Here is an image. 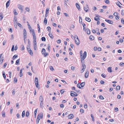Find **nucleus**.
Masks as SVG:
<instances>
[{
  "label": "nucleus",
  "instance_id": "1",
  "mask_svg": "<svg viewBox=\"0 0 124 124\" xmlns=\"http://www.w3.org/2000/svg\"><path fill=\"white\" fill-rule=\"evenodd\" d=\"M86 52L85 51L84 52L82 56V54H81L80 55V57L81 58V62H82V61H83L86 58Z\"/></svg>",
  "mask_w": 124,
  "mask_h": 124
},
{
  "label": "nucleus",
  "instance_id": "2",
  "mask_svg": "<svg viewBox=\"0 0 124 124\" xmlns=\"http://www.w3.org/2000/svg\"><path fill=\"white\" fill-rule=\"evenodd\" d=\"M74 39L76 44L77 45H79L80 43V40L78 36L77 35H75L74 37Z\"/></svg>",
  "mask_w": 124,
  "mask_h": 124
},
{
  "label": "nucleus",
  "instance_id": "3",
  "mask_svg": "<svg viewBox=\"0 0 124 124\" xmlns=\"http://www.w3.org/2000/svg\"><path fill=\"white\" fill-rule=\"evenodd\" d=\"M27 49L28 51V52L31 55H33V53L31 49L29 46H27Z\"/></svg>",
  "mask_w": 124,
  "mask_h": 124
},
{
  "label": "nucleus",
  "instance_id": "4",
  "mask_svg": "<svg viewBox=\"0 0 124 124\" xmlns=\"http://www.w3.org/2000/svg\"><path fill=\"white\" fill-rule=\"evenodd\" d=\"M71 92H73V93H70V95L71 96H76L78 95L74 91H71Z\"/></svg>",
  "mask_w": 124,
  "mask_h": 124
},
{
  "label": "nucleus",
  "instance_id": "5",
  "mask_svg": "<svg viewBox=\"0 0 124 124\" xmlns=\"http://www.w3.org/2000/svg\"><path fill=\"white\" fill-rule=\"evenodd\" d=\"M82 67L83 68L82 69V70H84V69H85L86 68V66L84 63V62L82 61V62H81Z\"/></svg>",
  "mask_w": 124,
  "mask_h": 124
},
{
  "label": "nucleus",
  "instance_id": "6",
  "mask_svg": "<svg viewBox=\"0 0 124 124\" xmlns=\"http://www.w3.org/2000/svg\"><path fill=\"white\" fill-rule=\"evenodd\" d=\"M33 33H32V35L33 36V40H36V36L35 35V32H34V30L33 31Z\"/></svg>",
  "mask_w": 124,
  "mask_h": 124
},
{
  "label": "nucleus",
  "instance_id": "7",
  "mask_svg": "<svg viewBox=\"0 0 124 124\" xmlns=\"http://www.w3.org/2000/svg\"><path fill=\"white\" fill-rule=\"evenodd\" d=\"M105 21L110 24H112L113 23V22L111 20H109L105 19Z\"/></svg>",
  "mask_w": 124,
  "mask_h": 124
},
{
  "label": "nucleus",
  "instance_id": "8",
  "mask_svg": "<svg viewBox=\"0 0 124 124\" xmlns=\"http://www.w3.org/2000/svg\"><path fill=\"white\" fill-rule=\"evenodd\" d=\"M89 9V8H88V5H86V7H84V9L85 11L87 12L88 10V9Z\"/></svg>",
  "mask_w": 124,
  "mask_h": 124
},
{
  "label": "nucleus",
  "instance_id": "9",
  "mask_svg": "<svg viewBox=\"0 0 124 124\" xmlns=\"http://www.w3.org/2000/svg\"><path fill=\"white\" fill-rule=\"evenodd\" d=\"M85 31L86 32L87 34H90V30L88 29H86L85 30Z\"/></svg>",
  "mask_w": 124,
  "mask_h": 124
},
{
  "label": "nucleus",
  "instance_id": "10",
  "mask_svg": "<svg viewBox=\"0 0 124 124\" xmlns=\"http://www.w3.org/2000/svg\"><path fill=\"white\" fill-rule=\"evenodd\" d=\"M89 75V72L87 71H86L85 75V78H88Z\"/></svg>",
  "mask_w": 124,
  "mask_h": 124
},
{
  "label": "nucleus",
  "instance_id": "11",
  "mask_svg": "<svg viewBox=\"0 0 124 124\" xmlns=\"http://www.w3.org/2000/svg\"><path fill=\"white\" fill-rule=\"evenodd\" d=\"M10 0H9L6 3V8H7L10 5Z\"/></svg>",
  "mask_w": 124,
  "mask_h": 124
},
{
  "label": "nucleus",
  "instance_id": "12",
  "mask_svg": "<svg viewBox=\"0 0 124 124\" xmlns=\"http://www.w3.org/2000/svg\"><path fill=\"white\" fill-rule=\"evenodd\" d=\"M74 115L73 114H70L68 116L69 117V119H72L74 117Z\"/></svg>",
  "mask_w": 124,
  "mask_h": 124
},
{
  "label": "nucleus",
  "instance_id": "13",
  "mask_svg": "<svg viewBox=\"0 0 124 124\" xmlns=\"http://www.w3.org/2000/svg\"><path fill=\"white\" fill-rule=\"evenodd\" d=\"M112 67H108L107 69V70L109 72L111 73L112 72Z\"/></svg>",
  "mask_w": 124,
  "mask_h": 124
},
{
  "label": "nucleus",
  "instance_id": "14",
  "mask_svg": "<svg viewBox=\"0 0 124 124\" xmlns=\"http://www.w3.org/2000/svg\"><path fill=\"white\" fill-rule=\"evenodd\" d=\"M22 70L23 69H22L20 70L19 76L20 77H21L23 76Z\"/></svg>",
  "mask_w": 124,
  "mask_h": 124
},
{
  "label": "nucleus",
  "instance_id": "15",
  "mask_svg": "<svg viewBox=\"0 0 124 124\" xmlns=\"http://www.w3.org/2000/svg\"><path fill=\"white\" fill-rule=\"evenodd\" d=\"M13 12H14V14L15 15V16H14V25L15 26V22H16V20H15V19L16 18V17H15V15H16V11H15V10H14L13 11Z\"/></svg>",
  "mask_w": 124,
  "mask_h": 124
},
{
  "label": "nucleus",
  "instance_id": "16",
  "mask_svg": "<svg viewBox=\"0 0 124 124\" xmlns=\"http://www.w3.org/2000/svg\"><path fill=\"white\" fill-rule=\"evenodd\" d=\"M48 35L52 39H53L54 38V36L52 33L50 32H49L48 34Z\"/></svg>",
  "mask_w": 124,
  "mask_h": 124
},
{
  "label": "nucleus",
  "instance_id": "17",
  "mask_svg": "<svg viewBox=\"0 0 124 124\" xmlns=\"http://www.w3.org/2000/svg\"><path fill=\"white\" fill-rule=\"evenodd\" d=\"M76 5L77 8L78 9V10H79L80 9V6H79V5L78 3H76Z\"/></svg>",
  "mask_w": 124,
  "mask_h": 124
},
{
  "label": "nucleus",
  "instance_id": "18",
  "mask_svg": "<svg viewBox=\"0 0 124 124\" xmlns=\"http://www.w3.org/2000/svg\"><path fill=\"white\" fill-rule=\"evenodd\" d=\"M40 117L39 115H38L37 118V124L39 123V120L40 119Z\"/></svg>",
  "mask_w": 124,
  "mask_h": 124
},
{
  "label": "nucleus",
  "instance_id": "19",
  "mask_svg": "<svg viewBox=\"0 0 124 124\" xmlns=\"http://www.w3.org/2000/svg\"><path fill=\"white\" fill-rule=\"evenodd\" d=\"M39 101L40 102H43V98L42 96H40L39 97Z\"/></svg>",
  "mask_w": 124,
  "mask_h": 124
},
{
  "label": "nucleus",
  "instance_id": "20",
  "mask_svg": "<svg viewBox=\"0 0 124 124\" xmlns=\"http://www.w3.org/2000/svg\"><path fill=\"white\" fill-rule=\"evenodd\" d=\"M18 8L20 9H21L22 8H23V6L20 4H19L17 5Z\"/></svg>",
  "mask_w": 124,
  "mask_h": 124
},
{
  "label": "nucleus",
  "instance_id": "21",
  "mask_svg": "<svg viewBox=\"0 0 124 124\" xmlns=\"http://www.w3.org/2000/svg\"><path fill=\"white\" fill-rule=\"evenodd\" d=\"M85 20L86 21H87L89 22H90L91 21L89 17H86L85 18Z\"/></svg>",
  "mask_w": 124,
  "mask_h": 124
},
{
  "label": "nucleus",
  "instance_id": "22",
  "mask_svg": "<svg viewBox=\"0 0 124 124\" xmlns=\"http://www.w3.org/2000/svg\"><path fill=\"white\" fill-rule=\"evenodd\" d=\"M89 39L91 40H93L94 39V37L92 35L90 36V37Z\"/></svg>",
  "mask_w": 124,
  "mask_h": 124
},
{
  "label": "nucleus",
  "instance_id": "23",
  "mask_svg": "<svg viewBox=\"0 0 124 124\" xmlns=\"http://www.w3.org/2000/svg\"><path fill=\"white\" fill-rule=\"evenodd\" d=\"M3 16L2 15V14L1 13H0V20H1L3 18Z\"/></svg>",
  "mask_w": 124,
  "mask_h": 124
},
{
  "label": "nucleus",
  "instance_id": "24",
  "mask_svg": "<svg viewBox=\"0 0 124 124\" xmlns=\"http://www.w3.org/2000/svg\"><path fill=\"white\" fill-rule=\"evenodd\" d=\"M20 58L18 59V60L16 61V65H18L20 63H19V62L20 61Z\"/></svg>",
  "mask_w": 124,
  "mask_h": 124
},
{
  "label": "nucleus",
  "instance_id": "25",
  "mask_svg": "<svg viewBox=\"0 0 124 124\" xmlns=\"http://www.w3.org/2000/svg\"><path fill=\"white\" fill-rule=\"evenodd\" d=\"M43 103V102H40V106L42 108H43L44 107Z\"/></svg>",
  "mask_w": 124,
  "mask_h": 124
},
{
  "label": "nucleus",
  "instance_id": "26",
  "mask_svg": "<svg viewBox=\"0 0 124 124\" xmlns=\"http://www.w3.org/2000/svg\"><path fill=\"white\" fill-rule=\"evenodd\" d=\"M42 54L44 55V56L45 57H46L47 55H48V54L47 53H43Z\"/></svg>",
  "mask_w": 124,
  "mask_h": 124
},
{
  "label": "nucleus",
  "instance_id": "27",
  "mask_svg": "<svg viewBox=\"0 0 124 124\" xmlns=\"http://www.w3.org/2000/svg\"><path fill=\"white\" fill-rule=\"evenodd\" d=\"M2 74H3V77L5 79H6V76L5 75V72L4 71H2Z\"/></svg>",
  "mask_w": 124,
  "mask_h": 124
},
{
  "label": "nucleus",
  "instance_id": "28",
  "mask_svg": "<svg viewBox=\"0 0 124 124\" xmlns=\"http://www.w3.org/2000/svg\"><path fill=\"white\" fill-rule=\"evenodd\" d=\"M94 19L96 21L99 20L100 19L97 16H96L94 17Z\"/></svg>",
  "mask_w": 124,
  "mask_h": 124
},
{
  "label": "nucleus",
  "instance_id": "29",
  "mask_svg": "<svg viewBox=\"0 0 124 124\" xmlns=\"http://www.w3.org/2000/svg\"><path fill=\"white\" fill-rule=\"evenodd\" d=\"M35 83H38L39 80L37 77H36L35 78Z\"/></svg>",
  "mask_w": 124,
  "mask_h": 124
},
{
  "label": "nucleus",
  "instance_id": "30",
  "mask_svg": "<svg viewBox=\"0 0 124 124\" xmlns=\"http://www.w3.org/2000/svg\"><path fill=\"white\" fill-rule=\"evenodd\" d=\"M23 34L26 35H27V32L26 29H23Z\"/></svg>",
  "mask_w": 124,
  "mask_h": 124
},
{
  "label": "nucleus",
  "instance_id": "31",
  "mask_svg": "<svg viewBox=\"0 0 124 124\" xmlns=\"http://www.w3.org/2000/svg\"><path fill=\"white\" fill-rule=\"evenodd\" d=\"M44 23L46 25L47 23V20L46 18H45L44 20Z\"/></svg>",
  "mask_w": 124,
  "mask_h": 124
},
{
  "label": "nucleus",
  "instance_id": "32",
  "mask_svg": "<svg viewBox=\"0 0 124 124\" xmlns=\"http://www.w3.org/2000/svg\"><path fill=\"white\" fill-rule=\"evenodd\" d=\"M47 31H49L50 32L51 30V28L49 26H48L47 28Z\"/></svg>",
  "mask_w": 124,
  "mask_h": 124
},
{
  "label": "nucleus",
  "instance_id": "33",
  "mask_svg": "<svg viewBox=\"0 0 124 124\" xmlns=\"http://www.w3.org/2000/svg\"><path fill=\"white\" fill-rule=\"evenodd\" d=\"M120 87L119 85H117L116 86V90H120Z\"/></svg>",
  "mask_w": 124,
  "mask_h": 124
},
{
  "label": "nucleus",
  "instance_id": "34",
  "mask_svg": "<svg viewBox=\"0 0 124 124\" xmlns=\"http://www.w3.org/2000/svg\"><path fill=\"white\" fill-rule=\"evenodd\" d=\"M25 111H23L22 112V116L23 117H24V116H25Z\"/></svg>",
  "mask_w": 124,
  "mask_h": 124
},
{
  "label": "nucleus",
  "instance_id": "35",
  "mask_svg": "<svg viewBox=\"0 0 124 124\" xmlns=\"http://www.w3.org/2000/svg\"><path fill=\"white\" fill-rule=\"evenodd\" d=\"M46 53V50L44 48H43L41 50V53L42 54L43 53Z\"/></svg>",
  "mask_w": 124,
  "mask_h": 124
},
{
  "label": "nucleus",
  "instance_id": "36",
  "mask_svg": "<svg viewBox=\"0 0 124 124\" xmlns=\"http://www.w3.org/2000/svg\"><path fill=\"white\" fill-rule=\"evenodd\" d=\"M41 40L42 41H46V39L45 37H42L41 38Z\"/></svg>",
  "mask_w": 124,
  "mask_h": 124
},
{
  "label": "nucleus",
  "instance_id": "37",
  "mask_svg": "<svg viewBox=\"0 0 124 124\" xmlns=\"http://www.w3.org/2000/svg\"><path fill=\"white\" fill-rule=\"evenodd\" d=\"M85 84V82H83L81 83L80 84V85H81L82 87H83L84 86Z\"/></svg>",
  "mask_w": 124,
  "mask_h": 124
},
{
  "label": "nucleus",
  "instance_id": "38",
  "mask_svg": "<svg viewBox=\"0 0 124 124\" xmlns=\"http://www.w3.org/2000/svg\"><path fill=\"white\" fill-rule=\"evenodd\" d=\"M38 115H39L40 118H43V115L42 113L40 114H39Z\"/></svg>",
  "mask_w": 124,
  "mask_h": 124
},
{
  "label": "nucleus",
  "instance_id": "39",
  "mask_svg": "<svg viewBox=\"0 0 124 124\" xmlns=\"http://www.w3.org/2000/svg\"><path fill=\"white\" fill-rule=\"evenodd\" d=\"M29 112L27 111L26 113L25 116L27 117H28L29 116Z\"/></svg>",
  "mask_w": 124,
  "mask_h": 124
},
{
  "label": "nucleus",
  "instance_id": "40",
  "mask_svg": "<svg viewBox=\"0 0 124 124\" xmlns=\"http://www.w3.org/2000/svg\"><path fill=\"white\" fill-rule=\"evenodd\" d=\"M36 45H37L36 40H33V46H36Z\"/></svg>",
  "mask_w": 124,
  "mask_h": 124
},
{
  "label": "nucleus",
  "instance_id": "41",
  "mask_svg": "<svg viewBox=\"0 0 124 124\" xmlns=\"http://www.w3.org/2000/svg\"><path fill=\"white\" fill-rule=\"evenodd\" d=\"M37 109L38 108L36 109L34 111V114L35 116V117H36V114L37 113Z\"/></svg>",
  "mask_w": 124,
  "mask_h": 124
},
{
  "label": "nucleus",
  "instance_id": "42",
  "mask_svg": "<svg viewBox=\"0 0 124 124\" xmlns=\"http://www.w3.org/2000/svg\"><path fill=\"white\" fill-rule=\"evenodd\" d=\"M21 50H23L24 49V47L23 45H22L21 46Z\"/></svg>",
  "mask_w": 124,
  "mask_h": 124
},
{
  "label": "nucleus",
  "instance_id": "43",
  "mask_svg": "<svg viewBox=\"0 0 124 124\" xmlns=\"http://www.w3.org/2000/svg\"><path fill=\"white\" fill-rule=\"evenodd\" d=\"M17 24L20 27H22V25L20 23H17Z\"/></svg>",
  "mask_w": 124,
  "mask_h": 124
},
{
  "label": "nucleus",
  "instance_id": "44",
  "mask_svg": "<svg viewBox=\"0 0 124 124\" xmlns=\"http://www.w3.org/2000/svg\"><path fill=\"white\" fill-rule=\"evenodd\" d=\"M79 22L80 23V22H82V19L81 17L79 16Z\"/></svg>",
  "mask_w": 124,
  "mask_h": 124
},
{
  "label": "nucleus",
  "instance_id": "45",
  "mask_svg": "<svg viewBox=\"0 0 124 124\" xmlns=\"http://www.w3.org/2000/svg\"><path fill=\"white\" fill-rule=\"evenodd\" d=\"M91 116L92 117V120L93 121H94V117L93 116V115L92 114H91Z\"/></svg>",
  "mask_w": 124,
  "mask_h": 124
},
{
  "label": "nucleus",
  "instance_id": "46",
  "mask_svg": "<svg viewBox=\"0 0 124 124\" xmlns=\"http://www.w3.org/2000/svg\"><path fill=\"white\" fill-rule=\"evenodd\" d=\"M49 9L47 8L46 10V14H48L49 13Z\"/></svg>",
  "mask_w": 124,
  "mask_h": 124
},
{
  "label": "nucleus",
  "instance_id": "47",
  "mask_svg": "<svg viewBox=\"0 0 124 124\" xmlns=\"http://www.w3.org/2000/svg\"><path fill=\"white\" fill-rule=\"evenodd\" d=\"M15 89H13L12 91V94L13 95H14L15 94Z\"/></svg>",
  "mask_w": 124,
  "mask_h": 124
},
{
  "label": "nucleus",
  "instance_id": "48",
  "mask_svg": "<svg viewBox=\"0 0 124 124\" xmlns=\"http://www.w3.org/2000/svg\"><path fill=\"white\" fill-rule=\"evenodd\" d=\"M60 92L61 94H62L64 92V89H62L60 90Z\"/></svg>",
  "mask_w": 124,
  "mask_h": 124
},
{
  "label": "nucleus",
  "instance_id": "49",
  "mask_svg": "<svg viewBox=\"0 0 124 124\" xmlns=\"http://www.w3.org/2000/svg\"><path fill=\"white\" fill-rule=\"evenodd\" d=\"M105 2L106 4H108L109 3V2L108 0H105Z\"/></svg>",
  "mask_w": 124,
  "mask_h": 124
},
{
  "label": "nucleus",
  "instance_id": "50",
  "mask_svg": "<svg viewBox=\"0 0 124 124\" xmlns=\"http://www.w3.org/2000/svg\"><path fill=\"white\" fill-rule=\"evenodd\" d=\"M118 13L117 12H115L113 14L115 16H116V15H118Z\"/></svg>",
  "mask_w": 124,
  "mask_h": 124
},
{
  "label": "nucleus",
  "instance_id": "51",
  "mask_svg": "<svg viewBox=\"0 0 124 124\" xmlns=\"http://www.w3.org/2000/svg\"><path fill=\"white\" fill-rule=\"evenodd\" d=\"M25 9L28 12H29L30 11L29 8L28 7H26Z\"/></svg>",
  "mask_w": 124,
  "mask_h": 124
},
{
  "label": "nucleus",
  "instance_id": "52",
  "mask_svg": "<svg viewBox=\"0 0 124 124\" xmlns=\"http://www.w3.org/2000/svg\"><path fill=\"white\" fill-rule=\"evenodd\" d=\"M120 65L122 66H124V63L123 62H120Z\"/></svg>",
  "mask_w": 124,
  "mask_h": 124
},
{
  "label": "nucleus",
  "instance_id": "53",
  "mask_svg": "<svg viewBox=\"0 0 124 124\" xmlns=\"http://www.w3.org/2000/svg\"><path fill=\"white\" fill-rule=\"evenodd\" d=\"M80 111L82 114L84 112V110L83 109H81L80 110Z\"/></svg>",
  "mask_w": 124,
  "mask_h": 124
},
{
  "label": "nucleus",
  "instance_id": "54",
  "mask_svg": "<svg viewBox=\"0 0 124 124\" xmlns=\"http://www.w3.org/2000/svg\"><path fill=\"white\" fill-rule=\"evenodd\" d=\"M2 115L3 117H5V112H2Z\"/></svg>",
  "mask_w": 124,
  "mask_h": 124
},
{
  "label": "nucleus",
  "instance_id": "55",
  "mask_svg": "<svg viewBox=\"0 0 124 124\" xmlns=\"http://www.w3.org/2000/svg\"><path fill=\"white\" fill-rule=\"evenodd\" d=\"M99 98L100 99L102 100H103L104 99V98H103V97L101 95L100 96H99Z\"/></svg>",
  "mask_w": 124,
  "mask_h": 124
},
{
  "label": "nucleus",
  "instance_id": "56",
  "mask_svg": "<svg viewBox=\"0 0 124 124\" xmlns=\"http://www.w3.org/2000/svg\"><path fill=\"white\" fill-rule=\"evenodd\" d=\"M36 87L38 88L39 87V84L38 83H35Z\"/></svg>",
  "mask_w": 124,
  "mask_h": 124
},
{
  "label": "nucleus",
  "instance_id": "57",
  "mask_svg": "<svg viewBox=\"0 0 124 124\" xmlns=\"http://www.w3.org/2000/svg\"><path fill=\"white\" fill-rule=\"evenodd\" d=\"M124 10H121V15L122 16H124Z\"/></svg>",
  "mask_w": 124,
  "mask_h": 124
},
{
  "label": "nucleus",
  "instance_id": "58",
  "mask_svg": "<svg viewBox=\"0 0 124 124\" xmlns=\"http://www.w3.org/2000/svg\"><path fill=\"white\" fill-rule=\"evenodd\" d=\"M14 45H13L12 46V49H11V50L12 51H13L14 50Z\"/></svg>",
  "mask_w": 124,
  "mask_h": 124
},
{
  "label": "nucleus",
  "instance_id": "59",
  "mask_svg": "<svg viewBox=\"0 0 124 124\" xmlns=\"http://www.w3.org/2000/svg\"><path fill=\"white\" fill-rule=\"evenodd\" d=\"M50 70L52 71L53 70H54L53 67L52 66H50Z\"/></svg>",
  "mask_w": 124,
  "mask_h": 124
},
{
  "label": "nucleus",
  "instance_id": "60",
  "mask_svg": "<svg viewBox=\"0 0 124 124\" xmlns=\"http://www.w3.org/2000/svg\"><path fill=\"white\" fill-rule=\"evenodd\" d=\"M30 30V32L31 33H33V30H34V32H35L34 31V29H31Z\"/></svg>",
  "mask_w": 124,
  "mask_h": 124
},
{
  "label": "nucleus",
  "instance_id": "61",
  "mask_svg": "<svg viewBox=\"0 0 124 124\" xmlns=\"http://www.w3.org/2000/svg\"><path fill=\"white\" fill-rule=\"evenodd\" d=\"M101 76L104 78H105L106 77V76L105 75V74H102Z\"/></svg>",
  "mask_w": 124,
  "mask_h": 124
},
{
  "label": "nucleus",
  "instance_id": "62",
  "mask_svg": "<svg viewBox=\"0 0 124 124\" xmlns=\"http://www.w3.org/2000/svg\"><path fill=\"white\" fill-rule=\"evenodd\" d=\"M27 35H23V39H26L27 38Z\"/></svg>",
  "mask_w": 124,
  "mask_h": 124
},
{
  "label": "nucleus",
  "instance_id": "63",
  "mask_svg": "<svg viewBox=\"0 0 124 124\" xmlns=\"http://www.w3.org/2000/svg\"><path fill=\"white\" fill-rule=\"evenodd\" d=\"M92 32H93V33H96V31L95 30H94V29H92Z\"/></svg>",
  "mask_w": 124,
  "mask_h": 124
},
{
  "label": "nucleus",
  "instance_id": "64",
  "mask_svg": "<svg viewBox=\"0 0 124 124\" xmlns=\"http://www.w3.org/2000/svg\"><path fill=\"white\" fill-rule=\"evenodd\" d=\"M122 23L124 24V20L123 18H122L121 19Z\"/></svg>",
  "mask_w": 124,
  "mask_h": 124
}]
</instances>
